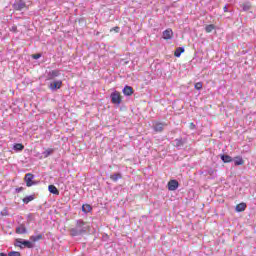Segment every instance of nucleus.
Here are the masks:
<instances>
[{"instance_id": "5701e85b", "label": "nucleus", "mask_w": 256, "mask_h": 256, "mask_svg": "<svg viewBox=\"0 0 256 256\" xmlns=\"http://www.w3.org/2000/svg\"><path fill=\"white\" fill-rule=\"evenodd\" d=\"M52 153H55V149H53V148H48L46 151H44V152L42 153V155H43L44 159H47V157H50V155H51Z\"/></svg>"}, {"instance_id": "4468645a", "label": "nucleus", "mask_w": 256, "mask_h": 256, "mask_svg": "<svg viewBox=\"0 0 256 256\" xmlns=\"http://www.w3.org/2000/svg\"><path fill=\"white\" fill-rule=\"evenodd\" d=\"M220 159L223 161V163H232L233 157L227 155V154H220Z\"/></svg>"}, {"instance_id": "b1692460", "label": "nucleus", "mask_w": 256, "mask_h": 256, "mask_svg": "<svg viewBox=\"0 0 256 256\" xmlns=\"http://www.w3.org/2000/svg\"><path fill=\"white\" fill-rule=\"evenodd\" d=\"M240 7L242 8V11H250L251 10L250 2H244V3L240 4Z\"/></svg>"}, {"instance_id": "412c9836", "label": "nucleus", "mask_w": 256, "mask_h": 256, "mask_svg": "<svg viewBox=\"0 0 256 256\" xmlns=\"http://www.w3.org/2000/svg\"><path fill=\"white\" fill-rule=\"evenodd\" d=\"M49 193H52V195H59V189L55 185H49L48 186Z\"/></svg>"}, {"instance_id": "20e7f679", "label": "nucleus", "mask_w": 256, "mask_h": 256, "mask_svg": "<svg viewBox=\"0 0 256 256\" xmlns=\"http://www.w3.org/2000/svg\"><path fill=\"white\" fill-rule=\"evenodd\" d=\"M61 87H63V81L61 80H54L48 85V89H50L52 93H55V91H59Z\"/></svg>"}, {"instance_id": "4be33fe9", "label": "nucleus", "mask_w": 256, "mask_h": 256, "mask_svg": "<svg viewBox=\"0 0 256 256\" xmlns=\"http://www.w3.org/2000/svg\"><path fill=\"white\" fill-rule=\"evenodd\" d=\"M185 53V48L184 47H178L176 48L174 52V57H181V54Z\"/></svg>"}, {"instance_id": "a878e982", "label": "nucleus", "mask_w": 256, "mask_h": 256, "mask_svg": "<svg viewBox=\"0 0 256 256\" xmlns=\"http://www.w3.org/2000/svg\"><path fill=\"white\" fill-rule=\"evenodd\" d=\"M215 29V25L214 24H209L205 27V31L206 33H212Z\"/></svg>"}, {"instance_id": "2f4dec72", "label": "nucleus", "mask_w": 256, "mask_h": 256, "mask_svg": "<svg viewBox=\"0 0 256 256\" xmlns=\"http://www.w3.org/2000/svg\"><path fill=\"white\" fill-rule=\"evenodd\" d=\"M223 11H224V13H228L229 12V8H227V5L224 6Z\"/></svg>"}, {"instance_id": "aec40b11", "label": "nucleus", "mask_w": 256, "mask_h": 256, "mask_svg": "<svg viewBox=\"0 0 256 256\" xmlns=\"http://www.w3.org/2000/svg\"><path fill=\"white\" fill-rule=\"evenodd\" d=\"M245 209H247V204L246 203H240L236 206V211L237 213H243V211H245Z\"/></svg>"}, {"instance_id": "f704fd0d", "label": "nucleus", "mask_w": 256, "mask_h": 256, "mask_svg": "<svg viewBox=\"0 0 256 256\" xmlns=\"http://www.w3.org/2000/svg\"><path fill=\"white\" fill-rule=\"evenodd\" d=\"M119 30H120L119 27H115V28H114V31H116V33H119Z\"/></svg>"}, {"instance_id": "9b49d317", "label": "nucleus", "mask_w": 256, "mask_h": 256, "mask_svg": "<svg viewBox=\"0 0 256 256\" xmlns=\"http://www.w3.org/2000/svg\"><path fill=\"white\" fill-rule=\"evenodd\" d=\"M177 189H179V181L170 180L168 182V191H177Z\"/></svg>"}, {"instance_id": "f257e3e1", "label": "nucleus", "mask_w": 256, "mask_h": 256, "mask_svg": "<svg viewBox=\"0 0 256 256\" xmlns=\"http://www.w3.org/2000/svg\"><path fill=\"white\" fill-rule=\"evenodd\" d=\"M90 226L89 223L85 222L83 219L76 220V224L74 228L70 229L71 237H79L81 235L87 234L89 231Z\"/></svg>"}, {"instance_id": "7ed1b4c3", "label": "nucleus", "mask_w": 256, "mask_h": 256, "mask_svg": "<svg viewBox=\"0 0 256 256\" xmlns=\"http://www.w3.org/2000/svg\"><path fill=\"white\" fill-rule=\"evenodd\" d=\"M110 99L113 105H121V102L123 101V99L121 98V93H119L118 91L112 92L110 95Z\"/></svg>"}, {"instance_id": "f03ea898", "label": "nucleus", "mask_w": 256, "mask_h": 256, "mask_svg": "<svg viewBox=\"0 0 256 256\" xmlns=\"http://www.w3.org/2000/svg\"><path fill=\"white\" fill-rule=\"evenodd\" d=\"M15 247H20V249H33L35 245L33 242L21 238H17L14 243Z\"/></svg>"}, {"instance_id": "ddd939ff", "label": "nucleus", "mask_w": 256, "mask_h": 256, "mask_svg": "<svg viewBox=\"0 0 256 256\" xmlns=\"http://www.w3.org/2000/svg\"><path fill=\"white\" fill-rule=\"evenodd\" d=\"M110 179L114 183H117L119 181V179H123V174H121V172L114 173V174L110 175Z\"/></svg>"}, {"instance_id": "1a4fd4ad", "label": "nucleus", "mask_w": 256, "mask_h": 256, "mask_svg": "<svg viewBox=\"0 0 256 256\" xmlns=\"http://www.w3.org/2000/svg\"><path fill=\"white\" fill-rule=\"evenodd\" d=\"M61 75V70H51L47 73L48 81H53L55 77H59Z\"/></svg>"}, {"instance_id": "6e6552de", "label": "nucleus", "mask_w": 256, "mask_h": 256, "mask_svg": "<svg viewBox=\"0 0 256 256\" xmlns=\"http://www.w3.org/2000/svg\"><path fill=\"white\" fill-rule=\"evenodd\" d=\"M166 126H167L166 123L154 122L152 128H153V131H155V133H163Z\"/></svg>"}, {"instance_id": "6ab92c4d", "label": "nucleus", "mask_w": 256, "mask_h": 256, "mask_svg": "<svg viewBox=\"0 0 256 256\" xmlns=\"http://www.w3.org/2000/svg\"><path fill=\"white\" fill-rule=\"evenodd\" d=\"M23 149H25V146L22 143H15L13 145V150L16 151V153H20Z\"/></svg>"}, {"instance_id": "f8f14e48", "label": "nucleus", "mask_w": 256, "mask_h": 256, "mask_svg": "<svg viewBox=\"0 0 256 256\" xmlns=\"http://www.w3.org/2000/svg\"><path fill=\"white\" fill-rule=\"evenodd\" d=\"M122 93L126 96V97H131V95L134 93L133 87L126 85L123 90Z\"/></svg>"}, {"instance_id": "c85d7f7f", "label": "nucleus", "mask_w": 256, "mask_h": 256, "mask_svg": "<svg viewBox=\"0 0 256 256\" xmlns=\"http://www.w3.org/2000/svg\"><path fill=\"white\" fill-rule=\"evenodd\" d=\"M34 219H35V216H34L32 213H30V214L27 215V221H28V223H31V221H33Z\"/></svg>"}, {"instance_id": "dca6fc26", "label": "nucleus", "mask_w": 256, "mask_h": 256, "mask_svg": "<svg viewBox=\"0 0 256 256\" xmlns=\"http://www.w3.org/2000/svg\"><path fill=\"white\" fill-rule=\"evenodd\" d=\"M233 161H234L235 167H239V165H243L245 163V161L243 160V157L241 156L234 157Z\"/></svg>"}, {"instance_id": "0eeeda50", "label": "nucleus", "mask_w": 256, "mask_h": 256, "mask_svg": "<svg viewBox=\"0 0 256 256\" xmlns=\"http://www.w3.org/2000/svg\"><path fill=\"white\" fill-rule=\"evenodd\" d=\"M35 179V175L31 173H27L24 177V181L26 183V187H33V185H37V182L33 181Z\"/></svg>"}, {"instance_id": "e433bc0d", "label": "nucleus", "mask_w": 256, "mask_h": 256, "mask_svg": "<svg viewBox=\"0 0 256 256\" xmlns=\"http://www.w3.org/2000/svg\"><path fill=\"white\" fill-rule=\"evenodd\" d=\"M209 173H210V175H213V170H210Z\"/></svg>"}, {"instance_id": "cd10ccee", "label": "nucleus", "mask_w": 256, "mask_h": 256, "mask_svg": "<svg viewBox=\"0 0 256 256\" xmlns=\"http://www.w3.org/2000/svg\"><path fill=\"white\" fill-rule=\"evenodd\" d=\"M8 256H21V252L19 251H11L8 253Z\"/></svg>"}, {"instance_id": "2eb2a0df", "label": "nucleus", "mask_w": 256, "mask_h": 256, "mask_svg": "<svg viewBox=\"0 0 256 256\" xmlns=\"http://www.w3.org/2000/svg\"><path fill=\"white\" fill-rule=\"evenodd\" d=\"M16 233L18 235H25L27 233V228L25 227V224H21L16 228Z\"/></svg>"}, {"instance_id": "a211bd4d", "label": "nucleus", "mask_w": 256, "mask_h": 256, "mask_svg": "<svg viewBox=\"0 0 256 256\" xmlns=\"http://www.w3.org/2000/svg\"><path fill=\"white\" fill-rule=\"evenodd\" d=\"M22 201H23L24 205H29V203H31V201H35V194L24 197L22 199Z\"/></svg>"}, {"instance_id": "c9c22d12", "label": "nucleus", "mask_w": 256, "mask_h": 256, "mask_svg": "<svg viewBox=\"0 0 256 256\" xmlns=\"http://www.w3.org/2000/svg\"><path fill=\"white\" fill-rule=\"evenodd\" d=\"M0 256H9V255H7L4 252H2V253H0Z\"/></svg>"}, {"instance_id": "423d86ee", "label": "nucleus", "mask_w": 256, "mask_h": 256, "mask_svg": "<svg viewBox=\"0 0 256 256\" xmlns=\"http://www.w3.org/2000/svg\"><path fill=\"white\" fill-rule=\"evenodd\" d=\"M12 7L14 11H23V9H27V3L23 0H16Z\"/></svg>"}, {"instance_id": "bb28decb", "label": "nucleus", "mask_w": 256, "mask_h": 256, "mask_svg": "<svg viewBox=\"0 0 256 256\" xmlns=\"http://www.w3.org/2000/svg\"><path fill=\"white\" fill-rule=\"evenodd\" d=\"M194 88L197 90V91H201L203 89V83L202 82H197L195 85H194Z\"/></svg>"}, {"instance_id": "9d476101", "label": "nucleus", "mask_w": 256, "mask_h": 256, "mask_svg": "<svg viewBox=\"0 0 256 256\" xmlns=\"http://www.w3.org/2000/svg\"><path fill=\"white\" fill-rule=\"evenodd\" d=\"M162 39H165V41H169V39H173V30L171 28H168L162 32Z\"/></svg>"}, {"instance_id": "39448f33", "label": "nucleus", "mask_w": 256, "mask_h": 256, "mask_svg": "<svg viewBox=\"0 0 256 256\" xmlns=\"http://www.w3.org/2000/svg\"><path fill=\"white\" fill-rule=\"evenodd\" d=\"M187 141H188V138L187 137H179V138H176L174 140V147H176V149H183V147H185V145H187Z\"/></svg>"}, {"instance_id": "393cba45", "label": "nucleus", "mask_w": 256, "mask_h": 256, "mask_svg": "<svg viewBox=\"0 0 256 256\" xmlns=\"http://www.w3.org/2000/svg\"><path fill=\"white\" fill-rule=\"evenodd\" d=\"M43 239V234H38L36 236H30V242L37 243V241H41Z\"/></svg>"}, {"instance_id": "7c9ffc66", "label": "nucleus", "mask_w": 256, "mask_h": 256, "mask_svg": "<svg viewBox=\"0 0 256 256\" xmlns=\"http://www.w3.org/2000/svg\"><path fill=\"white\" fill-rule=\"evenodd\" d=\"M21 191H25V188L19 187L15 189V193H21Z\"/></svg>"}, {"instance_id": "473e14b6", "label": "nucleus", "mask_w": 256, "mask_h": 256, "mask_svg": "<svg viewBox=\"0 0 256 256\" xmlns=\"http://www.w3.org/2000/svg\"><path fill=\"white\" fill-rule=\"evenodd\" d=\"M190 129H195V124L193 122L190 123Z\"/></svg>"}, {"instance_id": "72a5a7b5", "label": "nucleus", "mask_w": 256, "mask_h": 256, "mask_svg": "<svg viewBox=\"0 0 256 256\" xmlns=\"http://www.w3.org/2000/svg\"><path fill=\"white\" fill-rule=\"evenodd\" d=\"M12 31L17 32V26H12Z\"/></svg>"}, {"instance_id": "c756f323", "label": "nucleus", "mask_w": 256, "mask_h": 256, "mask_svg": "<svg viewBox=\"0 0 256 256\" xmlns=\"http://www.w3.org/2000/svg\"><path fill=\"white\" fill-rule=\"evenodd\" d=\"M32 59H41V53H37V54H32Z\"/></svg>"}, {"instance_id": "f3484780", "label": "nucleus", "mask_w": 256, "mask_h": 256, "mask_svg": "<svg viewBox=\"0 0 256 256\" xmlns=\"http://www.w3.org/2000/svg\"><path fill=\"white\" fill-rule=\"evenodd\" d=\"M91 211H93V206H91V204L82 205V212L85 213V215H87V213H91Z\"/></svg>"}]
</instances>
